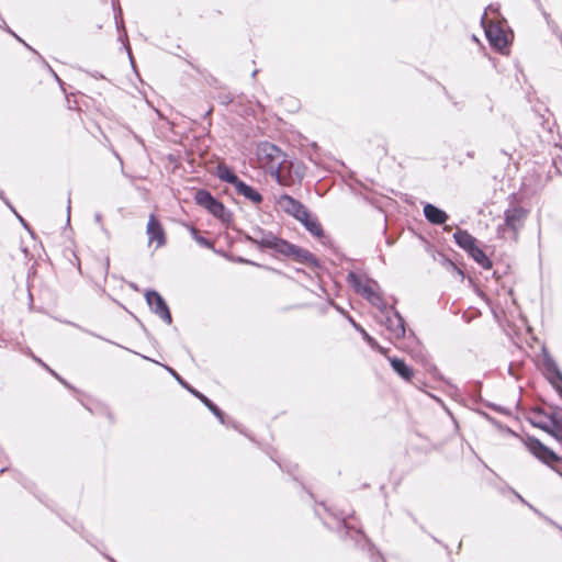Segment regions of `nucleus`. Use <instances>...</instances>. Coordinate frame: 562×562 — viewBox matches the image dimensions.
I'll use <instances>...</instances> for the list:
<instances>
[{
    "mask_svg": "<svg viewBox=\"0 0 562 562\" xmlns=\"http://www.w3.org/2000/svg\"><path fill=\"white\" fill-rule=\"evenodd\" d=\"M499 7L496 4H490L481 19L482 26L484 27L485 35L493 47L497 50L506 48L509 42V34L504 29V24L501 21H496L493 15H498Z\"/></svg>",
    "mask_w": 562,
    "mask_h": 562,
    "instance_id": "obj_1",
    "label": "nucleus"
},
{
    "mask_svg": "<svg viewBox=\"0 0 562 562\" xmlns=\"http://www.w3.org/2000/svg\"><path fill=\"white\" fill-rule=\"evenodd\" d=\"M257 160L259 166L269 172L272 177H277L281 168L285 167V154L271 143L263 142L257 147Z\"/></svg>",
    "mask_w": 562,
    "mask_h": 562,
    "instance_id": "obj_2",
    "label": "nucleus"
},
{
    "mask_svg": "<svg viewBox=\"0 0 562 562\" xmlns=\"http://www.w3.org/2000/svg\"><path fill=\"white\" fill-rule=\"evenodd\" d=\"M194 199L200 206L206 209L213 216H215L220 221L224 223L229 222V212L220 201L215 200L210 192L205 190H199L195 193Z\"/></svg>",
    "mask_w": 562,
    "mask_h": 562,
    "instance_id": "obj_3",
    "label": "nucleus"
},
{
    "mask_svg": "<svg viewBox=\"0 0 562 562\" xmlns=\"http://www.w3.org/2000/svg\"><path fill=\"white\" fill-rule=\"evenodd\" d=\"M263 244L276 248L278 251L285 254L288 256H292L299 261L308 262L312 260L313 256L310 251L296 247L292 244H289L284 240L278 239L277 237L269 235L263 239Z\"/></svg>",
    "mask_w": 562,
    "mask_h": 562,
    "instance_id": "obj_4",
    "label": "nucleus"
},
{
    "mask_svg": "<svg viewBox=\"0 0 562 562\" xmlns=\"http://www.w3.org/2000/svg\"><path fill=\"white\" fill-rule=\"evenodd\" d=\"M526 216L527 212L521 207H513L507 210L505 212L504 225H501L497 228L499 237L504 238L506 235V229H510L513 232V238L516 240L518 237V232L522 227Z\"/></svg>",
    "mask_w": 562,
    "mask_h": 562,
    "instance_id": "obj_5",
    "label": "nucleus"
},
{
    "mask_svg": "<svg viewBox=\"0 0 562 562\" xmlns=\"http://www.w3.org/2000/svg\"><path fill=\"white\" fill-rule=\"evenodd\" d=\"M305 176V167L300 161H288L284 168H281L276 180L281 186H293L300 182Z\"/></svg>",
    "mask_w": 562,
    "mask_h": 562,
    "instance_id": "obj_6",
    "label": "nucleus"
},
{
    "mask_svg": "<svg viewBox=\"0 0 562 562\" xmlns=\"http://www.w3.org/2000/svg\"><path fill=\"white\" fill-rule=\"evenodd\" d=\"M350 281L355 288V290L364 296L368 301H370L373 305L379 306L381 303V297L376 291V284L369 280H361L357 278L353 273L349 276Z\"/></svg>",
    "mask_w": 562,
    "mask_h": 562,
    "instance_id": "obj_7",
    "label": "nucleus"
},
{
    "mask_svg": "<svg viewBox=\"0 0 562 562\" xmlns=\"http://www.w3.org/2000/svg\"><path fill=\"white\" fill-rule=\"evenodd\" d=\"M145 299L150 310L164 322L170 325L172 322L171 314L161 295L156 291H147L145 293Z\"/></svg>",
    "mask_w": 562,
    "mask_h": 562,
    "instance_id": "obj_8",
    "label": "nucleus"
},
{
    "mask_svg": "<svg viewBox=\"0 0 562 562\" xmlns=\"http://www.w3.org/2000/svg\"><path fill=\"white\" fill-rule=\"evenodd\" d=\"M277 205L281 211L294 216L296 220H306L307 210L299 201L288 194L281 195L277 200Z\"/></svg>",
    "mask_w": 562,
    "mask_h": 562,
    "instance_id": "obj_9",
    "label": "nucleus"
},
{
    "mask_svg": "<svg viewBox=\"0 0 562 562\" xmlns=\"http://www.w3.org/2000/svg\"><path fill=\"white\" fill-rule=\"evenodd\" d=\"M387 330L390 331L391 338L400 339L405 335V325L402 316L394 310H387L384 312L383 319Z\"/></svg>",
    "mask_w": 562,
    "mask_h": 562,
    "instance_id": "obj_10",
    "label": "nucleus"
},
{
    "mask_svg": "<svg viewBox=\"0 0 562 562\" xmlns=\"http://www.w3.org/2000/svg\"><path fill=\"white\" fill-rule=\"evenodd\" d=\"M528 450L539 460L543 461L544 463H551L558 460V457L553 451H551L549 448L543 446L539 440L537 439H530L527 442Z\"/></svg>",
    "mask_w": 562,
    "mask_h": 562,
    "instance_id": "obj_11",
    "label": "nucleus"
},
{
    "mask_svg": "<svg viewBox=\"0 0 562 562\" xmlns=\"http://www.w3.org/2000/svg\"><path fill=\"white\" fill-rule=\"evenodd\" d=\"M147 234L149 237V244L156 241V248L165 244V234L161 225L155 215H150L147 223Z\"/></svg>",
    "mask_w": 562,
    "mask_h": 562,
    "instance_id": "obj_12",
    "label": "nucleus"
},
{
    "mask_svg": "<svg viewBox=\"0 0 562 562\" xmlns=\"http://www.w3.org/2000/svg\"><path fill=\"white\" fill-rule=\"evenodd\" d=\"M546 374L550 381V383L554 386V389L562 396V374L559 371L557 364L548 359L546 362Z\"/></svg>",
    "mask_w": 562,
    "mask_h": 562,
    "instance_id": "obj_13",
    "label": "nucleus"
},
{
    "mask_svg": "<svg viewBox=\"0 0 562 562\" xmlns=\"http://www.w3.org/2000/svg\"><path fill=\"white\" fill-rule=\"evenodd\" d=\"M424 215L430 223L437 225L443 224L448 218L446 212L429 203L424 206Z\"/></svg>",
    "mask_w": 562,
    "mask_h": 562,
    "instance_id": "obj_14",
    "label": "nucleus"
},
{
    "mask_svg": "<svg viewBox=\"0 0 562 562\" xmlns=\"http://www.w3.org/2000/svg\"><path fill=\"white\" fill-rule=\"evenodd\" d=\"M453 238L456 243L468 252L472 251V249L477 246L476 239L467 231H457L453 234Z\"/></svg>",
    "mask_w": 562,
    "mask_h": 562,
    "instance_id": "obj_15",
    "label": "nucleus"
},
{
    "mask_svg": "<svg viewBox=\"0 0 562 562\" xmlns=\"http://www.w3.org/2000/svg\"><path fill=\"white\" fill-rule=\"evenodd\" d=\"M393 370L405 381H411L414 376V371L402 359L387 358Z\"/></svg>",
    "mask_w": 562,
    "mask_h": 562,
    "instance_id": "obj_16",
    "label": "nucleus"
},
{
    "mask_svg": "<svg viewBox=\"0 0 562 562\" xmlns=\"http://www.w3.org/2000/svg\"><path fill=\"white\" fill-rule=\"evenodd\" d=\"M236 191L245 196L246 199L250 200L251 202L258 204L262 201L261 194L256 191L252 187L246 184L243 181H238L235 186Z\"/></svg>",
    "mask_w": 562,
    "mask_h": 562,
    "instance_id": "obj_17",
    "label": "nucleus"
},
{
    "mask_svg": "<svg viewBox=\"0 0 562 562\" xmlns=\"http://www.w3.org/2000/svg\"><path fill=\"white\" fill-rule=\"evenodd\" d=\"M216 176L225 182L232 183L234 187L239 181L237 176L226 166L223 164H220L216 167Z\"/></svg>",
    "mask_w": 562,
    "mask_h": 562,
    "instance_id": "obj_18",
    "label": "nucleus"
},
{
    "mask_svg": "<svg viewBox=\"0 0 562 562\" xmlns=\"http://www.w3.org/2000/svg\"><path fill=\"white\" fill-rule=\"evenodd\" d=\"M189 391L194 394L201 402L220 419L221 423H224V417L222 412L203 394L194 391L193 389H189Z\"/></svg>",
    "mask_w": 562,
    "mask_h": 562,
    "instance_id": "obj_19",
    "label": "nucleus"
},
{
    "mask_svg": "<svg viewBox=\"0 0 562 562\" xmlns=\"http://www.w3.org/2000/svg\"><path fill=\"white\" fill-rule=\"evenodd\" d=\"M469 255L483 268L488 269L491 267V260L479 246L472 249Z\"/></svg>",
    "mask_w": 562,
    "mask_h": 562,
    "instance_id": "obj_20",
    "label": "nucleus"
},
{
    "mask_svg": "<svg viewBox=\"0 0 562 562\" xmlns=\"http://www.w3.org/2000/svg\"><path fill=\"white\" fill-rule=\"evenodd\" d=\"M304 226L315 236L322 235V227L316 220L311 218L308 212H306V220H299Z\"/></svg>",
    "mask_w": 562,
    "mask_h": 562,
    "instance_id": "obj_21",
    "label": "nucleus"
},
{
    "mask_svg": "<svg viewBox=\"0 0 562 562\" xmlns=\"http://www.w3.org/2000/svg\"><path fill=\"white\" fill-rule=\"evenodd\" d=\"M191 235L193 239L201 246L211 248L212 244L206 238L199 235L198 231L194 227H191Z\"/></svg>",
    "mask_w": 562,
    "mask_h": 562,
    "instance_id": "obj_22",
    "label": "nucleus"
},
{
    "mask_svg": "<svg viewBox=\"0 0 562 562\" xmlns=\"http://www.w3.org/2000/svg\"><path fill=\"white\" fill-rule=\"evenodd\" d=\"M552 434L560 440H562V419L553 420L552 423Z\"/></svg>",
    "mask_w": 562,
    "mask_h": 562,
    "instance_id": "obj_23",
    "label": "nucleus"
},
{
    "mask_svg": "<svg viewBox=\"0 0 562 562\" xmlns=\"http://www.w3.org/2000/svg\"><path fill=\"white\" fill-rule=\"evenodd\" d=\"M165 368L182 386H184L187 390L190 389V386L180 378V375L172 368L166 366Z\"/></svg>",
    "mask_w": 562,
    "mask_h": 562,
    "instance_id": "obj_24",
    "label": "nucleus"
},
{
    "mask_svg": "<svg viewBox=\"0 0 562 562\" xmlns=\"http://www.w3.org/2000/svg\"><path fill=\"white\" fill-rule=\"evenodd\" d=\"M363 333V336H364V339L368 341V344L371 346V347H375L376 346V341L370 337L366 331H362Z\"/></svg>",
    "mask_w": 562,
    "mask_h": 562,
    "instance_id": "obj_25",
    "label": "nucleus"
},
{
    "mask_svg": "<svg viewBox=\"0 0 562 562\" xmlns=\"http://www.w3.org/2000/svg\"><path fill=\"white\" fill-rule=\"evenodd\" d=\"M379 352H381L382 355H386V349L381 347L380 345L376 344V346L374 347Z\"/></svg>",
    "mask_w": 562,
    "mask_h": 562,
    "instance_id": "obj_26",
    "label": "nucleus"
},
{
    "mask_svg": "<svg viewBox=\"0 0 562 562\" xmlns=\"http://www.w3.org/2000/svg\"><path fill=\"white\" fill-rule=\"evenodd\" d=\"M70 220V199H68V203H67V221L69 222Z\"/></svg>",
    "mask_w": 562,
    "mask_h": 562,
    "instance_id": "obj_27",
    "label": "nucleus"
},
{
    "mask_svg": "<svg viewBox=\"0 0 562 562\" xmlns=\"http://www.w3.org/2000/svg\"><path fill=\"white\" fill-rule=\"evenodd\" d=\"M19 220L26 227V224L24 223V220L21 216H19Z\"/></svg>",
    "mask_w": 562,
    "mask_h": 562,
    "instance_id": "obj_28",
    "label": "nucleus"
},
{
    "mask_svg": "<svg viewBox=\"0 0 562 562\" xmlns=\"http://www.w3.org/2000/svg\"><path fill=\"white\" fill-rule=\"evenodd\" d=\"M111 562H116V561H114L113 559H111Z\"/></svg>",
    "mask_w": 562,
    "mask_h": 562,
    "instance_id": "obj_29",
    "label": "nucleus"
}]
</instances>
